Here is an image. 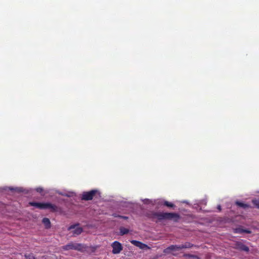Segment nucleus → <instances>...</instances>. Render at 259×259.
Here are the masks:
<instances>
[{
    "label": "nucleus",
    "instance_id": "423d86ee",
    "mask_svg": "<svg viewBox=\"0 0 259 259\" xmlns=\"http://www.w3.org/2000/svg\"><path fill=\"white\" fill-rule=\"evenodd\" d=\"M234 248L245 252H248L249 250L248 246L239 241L236 242L234 244Z\"/></svg>",
    "mask_w": 259,
    "mask_h": 259
},
{
    "label": "nucleus",
    "instance_id": "f03ea898",
    "mask_svg": "<svg viewBox=\"0 0 259 259\" xmlns=\"http://www.w3.org/2000/svg\"><path fill=\"white\" fill-rule=\"evenodd\" d=\"M29 205L31 206H35L36 208H38L40 209H50L53 212H55L57 211L58 207L56 205L54 204H52L50 203H41V202H30L29 203Z\"/></svg>",
    "mask_w": 259,
    "mask_h": 259
},
{
    "label": "nucleus",
    "instance_id": "39448f33",
    "mask_svg": "<svg viewBox=\"0 0 259 259\" xmlns=\"http://www.w3.org/2000/svg\"><path fill=\"white\" fill-rule=\"evenodd\" d=\"M112 253L113 254L119 253L122 250V246L120 243L118 241H114L112 244Z\"/></svg>",
    "mask_w": 259,
    "mask_h": 259
},
{
    "label": "nucleus",
    "instance_id": "f8f14e48",
    "mask_svg": "<svg viewBox=\"0 0 259 259\" xmlns=\"http://www.w3.org/2000/svg\"><path fill=\"white\" fill-rule=\"evenodd\" d=\"M42 223L45 225L46 228L49 229L51 227V222L48 218H45L42 219Z\"/></svg>",
    "mask_w": 259,
    "mask_h": 259
},
{
    "label": "nucleus",
    "instance_id": "f257e3e1",
    "mask_svg": "<svg viewBox=\"0 0 259 259\" xmlns=\"http://www.w3.org/2000/svg\"><path fill=\"white\" fill-rule=\"evenodd\" d=\"M147 217L156 223L164 220H174L177 222L180 219L178 213L175 212H161L150 211L147 214Z\"/></svg>",
    "mask_w": 259,
    "mask_h": 259
},
{
    "label": "nucleus",
    "instance_id": "f3484780",
    "mask_svg": "<svg viewBox=\"0 0 259 259\" xmlns=\"http://www.w3.org/2000/svg\"><path fill=\"white\" fill-rule=\"evenodd\" d=\"M252 203L256 208L259 209V200L253 199L252 200Z\"/></svg>",
    "mask_w": 259,
    "mask_h": 259
},
{
    "label": "nucleus",
    "instance_id": "a211bd4d",
    "mask_svg": "<svg viewBox=\"0 0 259 259\" xmlns=\"http://www.w3.org/2000/svg\"><path fill=\"white\" fill-rule=\"evenodd\" d=\"M36 191L37 192L41 193L43 191V189L42 188L38 187L36 189Z\"/></svg>",
    "mask_w": 259,
    "mask_h": 259
},
{
    "label": "nucleus",
    "instance_id": "6ab92c4d",
    "mask_svg": "<svg viewBox=\"0 0 259 259\" xmlns=\"http://www.w3.org/2000/svg\"><path fill=\"white\" fill-rule=\"evenodd\" d=\"M118 218H122L124 220H127L128 219L127 217L123 215H118Z\"/></svg>",
    "mask_w": 259,
    "mask_h": 259
},
{
    "label": "nucleus",
    "instance_id": "7ed1b4c3",
    "mask_svg": "<svg viewBox=\"0 0 259 259\" xmlns=\"http://www.w3.org/2000/svg\"><path fill=\"white\" fill-rule=\"evenodd\" d=\"M100 192L97 190H92L90 191L83 192L81 194V199L82 200L89 201L92 200L97 195H99Z\"/></svg>",
    "mask_w": 259,
    "mask_h": 259
},
{
    "label": "nucleus",
    "instance_id": "6e6552de",
    "mask_svg": "<svg viewBox=\"0 0 259 259\" xmlns=\"http://www.w3.org/2000/svg\"><path fill=\"white\" fill-rule=\"evenodd\" d=\"M181 250L180 245H171L165 248L163 252L165 253H169L172 251H178Z\"/></svg>",
    "mask_w": 259,
    "mask_h": 259
},
{
    "label": "nucleus",
    "instance_id": "20e7f679",
    "mask_svg": "<svg viewBox=\"0 0 259 259\" xmlns=\"http://www.w3.org/2000/svg\"><path fill=\"white\" fill-rule=\"evenodd\" d=\"M62 249L65 250H75L78 251L82 250L84 247L81 243L70 242L62 247Z\"/></svg>",
    "mask_w": 259,
    "mask_h": 259
},
{
    "label": "nucleus",
    "instance_id": "9b49d317",
    "mask_svg": "<svg viewBox=\"0 0 259 259\" xmlns=\"http://www.w3.org/2000/svg\"><path fill=\"white\" fill-rule=\"evenodd\" d=\"M235 233H245L247 234L251 233V231L248 229H243L241 228H237L235 229Z\"/></svg>",
    "mask_w": 259,
    "mask_h": 259
},
{
    "label": "nucleus",
    "instance_id": "2eb2a0df",
    "mask_svg": "<svg viewBox=\"0 0 259 259\" xmlns=\"http://www.w3.org/2000/svg\"><path fill=\"white\" fill-rule=\"evenodd\" d=\"M119 231H120V235H121L127 234L129 232L128 229H127L125 228L122 227H121L119 228Z\"/></svg>",
    "mask_w": 259,
    "mask_h": 259
},
{
    "label": "nucleus",
    "instance_id": "4468645a",
    "mask_svg": "<svg viewBox=\"0 0 259 259\" xmlns=\"http://www.w3.org/2000/svg\"><path fill=\"white\" fill-rule=\"evenodd\" d=\"M236 204L240 207H242L243 208H249V205L247 204H246V203H243V202H239V201H237L236 202H235Z\"/></svg>",
    "mask_w": 259,
    "mask_h": 259
},
{
    "label": "nucleus",
    "instance_id": "4be33fe9",
    "mask_svg": "<svg viewBox=\"0 0 259 259\" xmlns=\"http://www.w3.org/2000/svg\"><path fill=\"white\" fill-rule=\"evenodd\" d=\"M18 191H21V188H18Z\"/></svg>",
    "mask_w": 259,
    "mask_h": 259
},
{
    "label": "nucleus",
    "instance_id": "5701e85b",
    "mask_svg": "<svg viewBox=\"0 0 259 259\" xmlns=\"http://www.w3.org/2000/svg\"><path fill=\"white\" fill-rule=\"evenodd\" d=\"M61 195H64V196H68V195H65V194H61Z\"/></svg>",
    "mask_w": 259,
    "mask_h": 259
},
{
    "label": "nucleus",
    "instance_id": "412c9836",
    "mask_svg": "<svg viewBox=\"0 0 259 259\" xmlns=\"http://www.w3.org/2000/svg\"><path fill=\"white\" fill-rule=\"evenodd\" d=\"M118 215L116 214V213L113 214V216H114V217H118Z\"/></svg>",
    "mask_w": 259,
    "mask_h": 259
},
{
    "label": "nucleus",
    "instance_id": "9d476101",
    "mask_svg": "<svg viewBox=\"0 0 259 259\" xmlns=\"http://www.w3.org/2000/svg\"><path fill=\"white\" fill-rule=\"evenodd\" d=\"M25 259H44V256L37 257L33 253H27L24 254Z\"/></svg>",
    "mask_w": 259,
    "mask_h": 259
},
{
    "label": "nucleus",
    "instance_id": "aec40b11",
    "mask_svg": "<svg viewBox=\"0 0 259 259\" xmlns=\"http://www.w3.org/2000/svg\"><path fill=\"white\" fill-rule=\"evenodd\" d=\"M217 207L219 211L221 210V206L220 205H219Z\"/></svg>",
    "mask_w": 259,
    "mask_h": 259
},
{
    "label": "nucleus",
    "instance_id": "dca6fc26",
    "mask_svg": "<svg viewBox=\"0 0 259 259\" xmlns=\"http://www.w3.org/2000/svg\"><path fill=\"white\" fill-rule=\"evenodd\" d=\"M163 204L165 206H167L168 207H174L175 206V205L173 203H172L171 202H169L168 201H165L164 202Z\"/></svg>",
    "mask_w": 259,
    "mask_h": 259
},
{
    "label": "nucleus",
    "instance_id": "ddd939ff",
    "mask_svg": "<svg viewBox=\"0 0 259 259\" xmlns=\"http://www.w3.org/2000/svg\"><path fill=\"white\" fill-rule=\"evenodd\" d=\"M181 249L184 248H190L193 246V244L190 242H186L183 244L180 245Z\"/></svg>",
    "mask_w": 259,
    "mask_h": 259
},
{
    "label": "nucleus",
    "instance_id": "0eeeda50",
    "mask_svg": "<svg viewBox=\"0 0 259 259\" xmlns=\"http://www.w3.org/2000/svg\"><path fill=\"white\" fill-rule=\"evenodd\" d=\"M77 226H78V224L71 225L68 228V229L69 230L74 229L73 231V234L77 235H79L82 232L83 229L81 227H76Z\"/></svg>",
    "mask_w": 259,
    "mask_h": 259
},
{
    "label": "nucleus",
    "instance_id": "1a4fd4ad",
    "mask_svg": "<svg viewBox=\"0 0 259 259\" xmlns=\"http://www.w3.org/2000/svg\"><path fill=\"white\" fill-rule=\"evenodd\" d=\"M131 243L134 245L139 247L141 249H145L146 248H148V246L146 244H144L139 241L132 240L131 241Z\"/></svg>",
    "mask_w": 259,
    "mask_h": 259
}]
</instances>
